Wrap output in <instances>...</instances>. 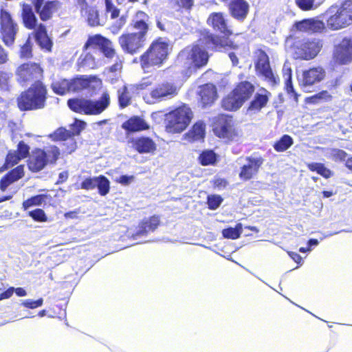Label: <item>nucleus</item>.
I'll list each match as a JSON object with an SVG mask.
<instances>
[{
  "mask_svg": "<svg viewBox=\"0 0 352 352\" xmlns=\"http://www.w3.org/2000/svg\"><path fill=\"white\" fill-rule=\"evenodd\" d=\"M16 82L23 87L30 86L21 91L16 99L21 111L43 109L46 107L48 91L43 82L44 69L40 63L28 60L20 63L14 71Z\"/></svg>",
  "mask_w": 352,
  "mask_h": 352,
  "instance_id": "nucleus-1",
  "label": "nucleus"
},
{
  "mask_svg": "<svg viewBox=\"0 0 352 352\" xmlns=\"http://www.w3.org/2000/svg\"><path fill=\"white\" fill-rule=\"evenodd\" d=\"M31 5L23 3L21 5V16L24 27L34 30L32 34L39 47L45 52H51L53 41L48 36L47 28L43 23H38L35 12L40 20L45 22L51 20L62 7L59 0H30Z\"/></svg>",
  "mask_w": 352,
  "mask_h": 352,
  "instance_id": "nucleus-2",
  "label": "nucleus"
},
{
  "mask_svg": "<svg viewBox=\"0 0 352 352\" xmlns=\"http://www.w3.org/2000/svg\"><path fill=\"white\" fill-rule=\"evenodd\" d=\"M170 51V44L164 38H155L140 56V67L144 73L162 67L167 62Z\"/></svg>",
  "mask_w": 352,
  "mask_h": 352,
  "instance_id": "nucleus-3",
  "label": "nucleus"
},
{
  "mask_svg": "<svg viewBox=\"0 0 352 352\" xmlns=\"http://www.w3.org/2000/svg\"><path fill=\"white\" fill-rule=\"evenodd\" d=\"M210 126L214 135L226 144L237 142L241 137V131L232 115L217 114L212 118Z\"/></svg>",
  "mask_w": 352,
  "mask_h": 352,
  "instance_id": "nucleus-4",
  "label": "nucleus"
},
{
  "mask_svg": "<svg viewBox=\"0 0 352 352\" xmlns=\"http://www.w3.org/2000/svg\"><path fill=\"white\" fill-rule=\"evenodd\" d=\"M85 122L82 120H76L72 125V130L60 126L50 133L47 137L53 142H62L61 155H68L74 153L77 148V142L75 137L80 134L85 127Z\"/></svg>",
  "mask_w": 352,
  "mask_h": 352,
  "instance_id": "nucleus-5",
  "label": "nucleus"
},
{
  "mask_svg": "<svg viewBox=\"0 0 352 352\" xmlns=\"http://www.w3.org/2000/svg\"><path fill=\"white\" fill-rule=\"evenodd\" d=\"M68 107L76 113L96 116L102 113L110 104L109 94L103 92L98 100L72 98L67 100Z\"/></svg>",
  "mask_w": 352,
  "mask_h": 352,
  "instance_id": "nucleus-6",
  "label": "nucleus"
},
{
  "mask_svg": "<svg viewBox=\"0 0 352 352\" xmlns=\"http://www.w3.org/2000/svg\"><path fill=\"white\" fill-rule=\"evenodd\" d=\"M193 118V112L186 104L179 107L165 114V129L172 134L180 133L185 131Z\"/></svg>",
  "mask_w": 352,
  "mask_h": 352,
  "instance_id": "nucleus-7",
  "label": "nucleus"
},
{
  "mask_svg": "<svg viewBox=\"0 0 352 352\" xmlns=\"http://www.w3.org/2000/svg\"><path fill=\"white\" fill-rule=\"evenodd\" d=\"M208 52L199 45H192L190 48H186L178 55L179 64L187 69L192 68L195 71L205 67L209 60Z\"/></svg>",
  "mask_w": 352,
  "mask_h": 352,
  "instance_id": "nucleus-8",
  "label": "nucleus"
},
{
  "mask_svg": "<svg viewBox=\"0 0 352 352\" xmlns=\"http://www.w3.org/2000/svg\"><path fill=\"white\" fill-rule=\"evenodd\" d=\"M352 23V0H346L337 11L327 20V27L332 30L344 28Z\"/></svg>",
  "mask_w": 352,
  "mask_h": 352,
  "instance_id": "nucleus-9",
  "label": "nucleus"
},
{
  "mask_svg": "<svg viewBox=\"0 0 352 352\" xmlns=\"http://www.w3.org/2000/svg\"><path fill=\"white\" fill-rule=\"evenodd\" d=\"M331 64L334 67L347 65L352 63V37L344 36L334 45Z\"/></svg>",
  "mask_w": 352,
  "mask_h": 352,
  "instance_id": "nucleus-10",
  "label": "nucleus"
},
{
  "mask_svg": "<svg viewBox=\"0 0 352 352\" xmlns=\"http://www.w3.org/2000/svg\"><path fill=\"white\" fill-rule=\"evenodd\" d=\"M18 32V25L13 21L10 13L4 9L0 10V34L3 43L12 47Z\"/></svg>",
  "mask_w": 352,
  "mask_h": 352,
  "instance_id": "nucleus-11",
  "label": "nucleus"
},
{
  "mask_svg": "<svg viewBox=\"0 0 352 352\" xmlns=\"http://www.w3.org/2000/svg\"><path fill=\"white\" fill-rule=\"evenodd\" d=\"M256 60L254 67L258 76H262L264 79L272 85L279 82V78L275 76L270 66V58L267 53L258 49L256 51Z\"/></svg>",
  "mask_w": 352,
  "mask_h": 352,
  "instance_id": "nucleus-12",
  "label": "nucleus"
},
{
  "mask_svg": "<svg viewBox=\"0 0 352 352\" xmlns=\"http://www.w3.org/2000/svg\"><path fill=\"white\" fill-rule=\"evenodd\" d=\"M96 48H99L104 57L109 59H112L116 55L112 41L99 34L89 36L82 47V50L85 52L89 49Z\"/></svg>",
  "mask_w": 352,
  "mask_h": 352,
  "instance_id": "nucleus-13",
  "label": "nucleus"
},
{
  "mask_svg": "<svg viewBox=\"0 0 352 352\" xmlns=\"http://www.w3.org/2000/svg\"><path fill=\"white\" fill-rule=\"evenodd\" d=\"M118 41L122 51L132 56L138 54L144 48L146 42V38L130 32L122 34Z\"/></svg>",
  "mask_w": 352,
  "mask_h": 352,
  "instance_id": "nucleus-14",
  "label": "nucleus"
},
{
  "mask_svg": "<svg viewBox=\"0 0 352 352\" xmlns=\"http://www.w3.org/2000/svg\"><path fill=\"white\" fill-rule=\"evenodd\" d=\"M245 162L246 163L240 167L239 172V177L242 182L254 179L263 165L265 160L261 155H252L245 157Z\"/></svg>",
  "mask_w": 352,
  "mask_h": 352,
  "instance_id": "nucleus-15",
  "label": "nucleus"
},
{
  "mask_svg": "<svg viewBox=\"0 0 352 352\" xmlns=\"http://www.w3.org/2000/svg\"><path fill=\"white\" fill-rule=\"evenodd\" d=\"M199 44L201 47L217 50L221 47H229L230 49H238L239 45L231 40H222V38L209 31H204L201 33L198 39Z\"/></svg>",
  "mask_w": 352,
  "mask_h": 352,
  "instance_id": "nucleus-16",
  "label": "nucleus"
},
{
  "mask_svg": "<svg viewBox=\"0 0 352 352\" xmlns=\"http://www.w3.org/2000/svg\"><path fill=\"white\" fill-rule=\"evenodd\" d=\"M129 27L133 34L146 39L150 30L148 14L142 10L136 11L131 20Z\"/></svg>",
  "mask_w": 352,
  "mask_h": 352,
  "instance_id": "nucleus-17",
  "label": "nucleus"
},
{
  "mask_svg": "<svg viewBox=\"0 0 352 352\" xmlns=\"http://www.w3.org/2000/svg\"><path fill=\"white\" fill-rule=\"evenodd\" d=\"M228 3L230 15L239 22H243L250 12V4L246 0H220Z\"/></svg>",
  "mask_w": 352,
  "mask_h": 352,
  "instance_id": "nucleus-18",
  "label": "nucleus"
},
{
  "mask_svg": "<svg viewBox=\"0 0 352 352\" xmlns=\"http://www.w3.org/2000/svg\"><path fill=\"white\" fill-rule=\"evenodd\" d=\"M207 23L215 32L222 34L227 38L233 34L232 30L228 25L224 14L221 12L210 13L207 19Z\"/></svg>",
  "mask_w": 352,
  "mask_h": 352,
  "instance_id": "nucleus-19",
  "label": "nucleus"
},
{
  "mask_svg": "<svg viewBox=\"0 0 352 352\" xmlns=\"http://www.w3.org/2000/svg\"><path fill=\"white\" fill-rule=\"evenodd\" d=\"M92 83L100 87L102 81L95 76H76L69 79L70 92L78 93L85 89H89Z\"/></svg>",
  "mask_w": 352,
  "mask_h": 352,
  "instance_id": "nucleus-20",
  "label": "nucleus"
},
{
  "mask_svg": "<svg viewBox=\"0 0 352 352\" xmlns=\"http://www.w3.org/2000/svg\"><path fill=\"white\" fill-rule=\"evenodd\" d=\"M98 188V193L101 196L107 195L110 190V182L104 175L94 177H87L80 184V188L86 190Z\"/></svg>",
  "mask_w": 352,
  "mask_h": 352,
  "instance_id": "nucleus-21",
  "label": "nucleus"
},
{
  "mask_svg": "<svg viewBox=\"0 0 352 352\" xmlns=\"http://www.w3.org/2000/svg\"><path fill=\"white\" fill-rule=\"evenodd\" d=\"M28 170L32 173H38L43 170L48 164L41 148H34L26 161Z\"/></svg>",
  "mask_w": 352,
  "mask_h": 352,
  "instance_id": "nucleus-22",
  "label": "nucleus"
},
{
  "mask_svg": "<svg viewBox=\"0 0 352 352\" xmlns=\"http://www.w3.org/2000/svg\"><path fill=\"white\" fill-rule=\"evenodd\" d=\"M199 102L202 107L212 106L218 98L217 87L212 83H206L199 87Z\"/></svg>",
  "mask_w": 352,
  "mask_h": 352,
  "instance_id": "nucleus-23",
  "label": "nucleus"
},
{
  "mask_svg": "<svg viewBox=\"0 0 352 352\" xmlns=\"http://www.w3.org/2000/svg\"><path fill=\"white\" fill-rule=\"evenodd\" d=\"M132 148L139 153H153L157 150V144L150 137L140 136L130 140Z\"/></svg>",
  "mask_w": 352,
  "mask_h": 352,
  "instance_id": "nucleus-24",
  "label": "nucleus"
},
{
  "mask_svg": "<svg viewBox=\"0 0 352 352\" xmlns=\"http://www.w3.org/2000/svg\"><path fill=\"white\" fill-rule=\"evenodd\" d=\"M320 51V45L314 41H305L296 47V53L303 60H310L317 56Z\"/></svg>",
  "mask_w": 352,
  "mask_h": 352,
  "instance_id": "nucleus-25",
  "label": "nucleus"
},
{
  "mask_svg": "<svg viewBox=\"0 0 352 352\" xmlns=\"http://www.w3.org/2000/svg\"><path fill=\"white\" fill-rule=\"evenodd\" d=\"M272 94L266 89H261V92H257L250 102L248 111L253 113H258L265 107L270 100Z\"/></svg>",
  "mask_w": 352,
  "mask_h": 352,
  "instance_id": "nucleus-26",
  "label": "nucleus"
},
{
  "mask_svg": "<svg viewBox=\"0 0 352 352\" xmlns=\"http://www.w3.org/2000/svg\"><path fill=\"white\" fill-rule=\"evenodd\" d=\"M325 77V71L321 67L309 68L302 72V85L309 87L319 82Z\"/></svg>",
  "mask_w": 352,
  "mask_h": 352,
  "instance_id": "nucleus-27",
  "label": "nucleus"
},
{
  "mask_svg": "<svg viewBox=\"0 0 352 352\" xmlns=\"http://www.w3.org/2000/svg\"><path fill=\"white\" fill-rule=\"evenodd\" d=\"M177 94L176 87L168 82L158 84L150 92L151 98L157 100L168 96L173 97L177 95Z\"/></svg>",
  "mask_w": 352,
  "mask_h": 352,
  "instance_id": "nucleus-28",
  "label": "nucleus"
},
{
  "mask_svg": "<svg viewBox=\"0 0 352 352\" xmlns=\"http://www.w3.org/2000/svg\"><path fill=\"white\" fill-rule=\"evenodd\" d=\"M122 128L129 133L148 130L150 125L142 117L133 116L122 124Z\"/></svg>",
  "mask_w": 352,
  "mask_h": 352,
  "instance_id": "nucleus-29",
  "label": "nucleus"
},
{
  "mask_svg": "<svg viewBox=\"0 0 352 352\" xmlns=\"http://www.w3.org/2000/svg\"><path fill=\"white\" fill-rule=\"evenodd\" d=\"M24 176V166L21 164L8 171L0 179V190L4 192L14 182Z\"/></svg>",
  "mask_w": 352,
  "mask_h": 352,
  "instance_id": "nucleus-30",
  "label": "nucleus"
},
{
  "mask_svg": "<svg viewBox=\"0 0 352 352\" xmlns=\"http://www.w3.org/2000/svg\"><path fill=\"white\" fill-rule=\"evenodd\" d=\"M232 90L244 104L252 98L255 91V87L252 82L243 80L238 82Z\"/></svg>",
  "mask_w": 352,
  "mask_h": 352,
  "instance_id": "nucleus-31",
  "label": "nucleus"
},
{
  "mask_svg": "<svg viewBox=\"0 0 352 352\" xmlns=\"http://www.w3.org/2000/svg\"><path fill=\"white\" fill-rule=\"evenodd\" d=\"M91 1H94L95 0ZM76 3L80 8V12L87 14V23L90 26L95 27L100 25L98 12L94 8L89 6L87 0H76Z\"/></svg>",
  "mask_w": 352,
  "mask_h": 352,
  "instance_id": "nucleus-32",
  "label": "nucleus"
},
{
  "mask_svg": "<svg viewBox=\"0 0 352 352\" xmlns=\"http://www.w3.org/2000/svg\"><path fill=\"white\" fill-rule=\"evenodd\" d=\"M296 28L303 32H318L324 28V23L313 19H303L295 23Z\"/></svg>",
  "mask_w": 352,
  "mask_h": 352,
  "instance_id": "nucleus-33",
  "label": "nucleus"
},
{
  "mask_svg": "<svg viewBox=\"0 0 352 352\" xmlns=\"http://www.w3.org/2000/svg\"><path fill=\"white\" fill-rule=\"evenodd\" d=\"M243 105V104L232 90L226 95L221 101V107L230 112L238 111Z\"/></svg>",
  "mask_w": 352,
  "mask_h": 352,
  "instance_id": "nucleus-34",
  "label": "nucleus"
},
{
  "mask_svg": "<svg viewBox=\"0 0 352 352\" xmlns=\"http://www.w3.org/2000/svg\"><path fill=\"white\" fill-rule=\"evenodd\" d=\"M160 224V219L158 215H153L148 219L142 221L139 225V233L146 234L155 231Z\"/></svg>",
  "mask_w": 352,
  "mask_h": 352,
  "instance_id": "nucleus-35",
  "label": "nucleus"
},
{
  "mask_svg": "<svg viewBox=\"0 0 352 352\" xmlns=\"http://www.w3.org/2000/svg\"><path fill=\"white\" fill-rule=\"evenodd\" d=\"M205 131L206 125L203 122H197L192 125L184 136L190 142L199 140L204 139Z\"/></svg>",
  "mask_w": 352,
  "mask_h": 352,
  "instance_id": "nucleus-36",
  "label": "nucleus"
},
{
  "mask_svg": "<svg viewBox=\"0 0 352 352\" xmlns=\"http://www.w3.org/2000/svg\"><path fill=\"white\" fill-rule=\"evenodd\" d=\"M48 165H55L60 158L61 151L55 144H50L43 148Z\"/></svg>",
  "mask_w": 352,
  "mask_h": 352,
  "instance_id": "nucleus-37",
  "label": "nucleus"
},
{
  "mask_svg": "<svg viewBox=\"0 0 352 352\" xmlns=\"http://www.w3.org/2000/svg\"><path fill=\"white\" fill-rule=\"evenodd\" d=\"M53 92L59 96H64L70 92L69 79L60 78L52 82Z\"/></svg>",
  "mask_w": 352,
  "mask_h": 352,
  "instance_id": "nucleus-38",
  "label": "nucleus"
},
{
  "mask_svg": "<svg viewBox=\"0 0 352 352\" xmlns=\"http://www.w3.org/2000/svg\"><path fill=\"white\" fill-rule=\"evenodd\" d=\"M217 155L212 150H206L203 151L199 157V162L202 166H210L214 165L217 161Z\"/></svg>",
  "mask_w": 352,
  "mask_h": 352,
  "instance_id": "nucleus-39",
  "label": "nucleus"
},
{
  "mask_svg": "<svg viewBox=\"0 0 352 352\" xmlns=\"http://www.w3.org/2000/svg\"><path fill=\"white\" fill-rule=\"evenodd\" d=\"M307 168L311 172H316L325 179L333 176V172L322 163L312 162L307 164Z\"/></svg>",
  "mask_w": 352,
  "mask_h": 352,
  "instance_id": "nucleus-40",
  "label": "nucleus"
},
{
  "mask_svg": "<svg viewBox=\"0 0 352 352\" xmlns=\"http://www.w3.org/2000/svg\"><path fill=\"white\" fill-rule=\"evenodd\" d=\"M118 99L119 107L122 109L128 107L131 102V97L129 94L128 87L126 85H124L120 87L118 91Z\"/></svg>",
  "mask_w": 352,
  "mask_h": 352,
  "instance_id": "nucleus-41",
  "label": "nucleus"
},
{
  "mask_svg": "<svg viewBox=\"0 0 352 352\" xmlns=\"http://www.w3.org/2000/svg\"><path fill=\"white\" fill-rule=\"evenodd\" d=\"M292 138L289 135H283L278 140L274 142L273 147L277 152H284L293 144Z\"/></svg>",
  "mask_w": 352,
  "mask_h": 352,
  "instance_id": "nucleus-42",
  "label": "nucleus"
},
{
  "mask_svg": "<svg viewBox=\"0 0 352 352\" xmlns=\"http://www.w3.org/2000/svg\"><path fill=\"white\" fill-rule=\"evenodd\" d=\"M243 226L241 223L236 224L234 228L229 227L222 230V236L225 239H237L241 236L242 233Z\"/></svg>",
  "mask_w": 352,
  "mask_h": 352,
  "instance_id": "nucleus-43",
  "label": "nucleus"
},
{
  "mask_svg": "<svg viewBox=\"0 0 352 352\" xmlns=\"http://www.w3.org/2000/svg\"><path fill=\"white\" fill-rule=\"evenodd\" d=\"M32 43L28 37L25 43L20 47L19 56L21 59H30L33 57Z\"/></svg>",
  "mask_w": 352,
  "mask_h": 352,
  "instance_id": "nucleus-44",
  "label": "nucleus"
},
{
  "mask_svg": "<svg viewBox=\"0 0 352 352\" xmlns=\"http://www.w3.org/2000/svg\"><path fill=\"white\" fill-rule=\"evenodd\" d=\"M46 199L47 195L44 194L32 196L23 202V208L26 210L32 206H41Z\"/></svg>",
  "mask_w": 352,
  "mask_h": 352,
  "instance_id": "nucleus-45",
  "label": "nucleus"
},
{
  "mask_svg": "<svg viewBox=\"0 0 352 352\" xmlns=\"http://www.w3.org/2000/svg\"><path fill=\"white\" fill-rule=\"evenodd\" d=\"M21 160L17 152L14 150H10L6 156L3 167L6 169L11 168L17 164Z\"/></svg>",
  "mask_w": 352,
  "mask_h": 352,
  "instance_id": "nucleus-46",
  "label": "nucleus"
},
{
  "mask_svg": "<svg viewBox=\"0 0 352 352\" xmlns=\"http://www.w3.org/2000/svg\"><path fill=\"white\" fill-rule=\"evenodd\" d=\"M12 78V73L5 68L0 69V88L8 89Z\"/></svg>",
  "mask_w": 352,
  "mask_h": 352,
  "instance_id": "nucleus-47",
  "label": "nucleus"
},
{
  "mask_svg": "<svg viewBox=\"0 0 352 352\" xmlns=\"http://www.w3.org/2000/svg\"><path fill=\"white\" fill-rule=\"evenodd\" d=\"M28 215L36 222H46L47 217L43 209L36 208L28 212Z\"/></svg>",
  "mask_w": 352,
  "mask_h": 352,
  "instance_id": "nucleus-48",
  "label": "nucleus"
},
{
  "mask_svg": "<svg viewBox=\"0 0 352 352\" xmlns=\"http://www.w3.org/2000/svg\"><path fill=\"white\" fill-rule=\"evenodd\" d=\"M223 199L220 195H212L207 197V204L210 210H216L221 204Z\"/></svg>",
  "mask_w": 352,
  "mask_h": 352,
  "instance_id": "nucleus-49",
  "label": "nucleus"
},
{
  "mask_svg": "<svg viewBox=\"0 0 352 352\" xmlns=\"http://www.w3.org/2000/svg\"><path fill=\"white\" fill-rule=\"evenodd\" d=\"M105 2V12L110 13L111 19H114L119 16L120 10L115 6L112 0H104Z\"/></svg>",
  "mask_w": 352,
  "mask_h": 352,
  "instance_id": "nucleus-50",
  "label": "nucleus"
},
{
  "mask_svg": "<svg viewBox=\"0 0 352 352\" xmlns=\"http://www.w3.org/2000/svg\"><path fill=\"white\" fill-rule=\"evenodd\" d=\"M331 158L336 162H346L348 158V154L346 151L339 149V148H333L331 150Z\"/></svg>",
  "mask_w": 352,
  "mask_h": 352,
  "instance_id": "nucleus-51",
  "label": "nucleus"
},
{
  "mask_svg": "<svg viewBox=\"0 0 352 352\" xmlns=\"http://www.w3.org/2000/svg\"><path fill=\"white\" fill-rule=\"evenodd\" d=\"M30 147L24 141H20L16 146L17 154L21 157V159L28 158L30 153Z\"/></svg>",
  "mask_w": 352,
  "mask_h": 352,
  "instance_id": "nucleus-52",
  "label": "nucleus"
},
{
  "mask_svg": "<svg viewBox=\"0 0 352 352\" xmlns=\"http://www.w3.org/2000/svg\"><path fill=\"white\" fill-rule=\"evenodd\" d=\"M81 65L83 67H87L91 69H95L98 67L96 58L90 53L85 54L83 58L81 60Z\"/></svg>",
  "mask_w": 352,
  "mask_h": 352,
  "instance_id": "nucleus-53",
  "label": "nucleus"
},
{
  "mask_svg": "<svg viewBox=\"0 0 352 352\" xmlns=\"http://www.w3.org/2000/svg\"><path fill=\"white\" fill-rule=\"evenodd\" d=\"M314 1L315 0H295L297 6L303 11L313 9Z\"/></svg>",
  "mask_w": 352,
  "mask_h": 352,
  "instance_id": "nucleus-54",
  "label": "nucleus"
},
{
  "mask_svg": "<svg viewBox=\"0 0 352 352\" xmlns=\"http://www.w3.org/2000/svg\"><path fill=\"white\" fill-rule=\"evenodd\" d=\"M43 303V298H39L36 300L32 299H26L22 302V305L28 309H36L41 307Z\"/></svg>",
  "mask_w": 352,
  "mask_h": 352,
  "instance_id": "nucleus-55",
  "label": "nucleus"
},
{
  "mask_svg": "<svg viewBox=\"0 0 352 352\" xmlns=\"http://www.w3.org/2000/svg\"><path fill=\"white\" fill-rule=\"evenodd\" d=\"M123 67V59L118 56L116 61L109 67L110 72H121Z\"/></svg>",
  "mask_w": 352,
  "mask_h": 352,
  "instance_id": "nucleus-56",
  "label": "nucleus"
},
{
  "mask_svg": "<svg viewBox=\"0 0 352 352\" xmlns=\"http://www.w3.org/2000/svg\"><path fill=\"white\" fill-rule=\"evenodd\" d=\"M212 183L213 187L217 188L218 189L224 188L228 184V182L226 179L220 178V177L214 179L212 180Z\"/></svg>",
  "mask_w": 352,
  "mask_h": 352,
  "instance_id": "nucleus-57",
  "label": "nucleus"
},
{
  "mask_svg": "<svg viewBox=\"0 0 352 352\" xmlns=\"http://www.w3.org/2000/svg\"><path fill=\"white\" fill-rule=\"evenodd\" d=\"M9 60V52L0 43V65L8 63Z\"/></svg>",
  "mask_w": 352,
  "mask_h": 352,
  "instance_id": "nucleus-58",
  "label": "nucleus"
},
{
  "mask_svg": "<svg viewBox=\"0 0 352 352\" xmlns=\"http://www.w3.org/2000/svg\"><path fill=\"white\" fill-rule=\"evenodd\" d=\"M318 102L320 101H331L332 96L327 90H323L316 94Z\"/></svg>",
  "mask_w": 352,
  "mask_h": 352,
  "instance_id": "nucleus-59",
  "label": "nucleus"
},
{
  "mask_svg": "<svg viewBox=\"0 0 352 352\" xmlns=\"http://www.w3.org/2000/svg\"><path fill=\"white\" fill-rule=\"evenodd\" d=\"M134 177L133 175H121L116 179V182L123 186H127L130 184L133 180Z\"/></svg>",
  "mask_w": 352,
  "mask_h": 352,
  "instance_id": "nucleus-60",
  "label": "nucleus"
},
{
  "mask_svg": "<svg viewBox=\"0 0 352 352\" xmlns=\"http://www.w3.org/2000/svg\"><path fill=\"white\" fill-rule=\"evenodd\" d=\"M124 23L125 20L122 17L120 18L118 23H115L111 26V32L114 34L118 33L123 28Z\"/></svg>",
  "mask_w": 352,
  "mask_h": 352,
  "instance_id": "nucleus-61",
  "label": "nucleus"
},
{
  "mask_svg": "<svg viewBox=\"0 0 352 352\" xmlns=\"http://www.w3.org/2000/svg\"><path fill=\"white\" fill-rule=\"evenodd\" d=\"M179 6L180 8L190 11L194 6V0H179Z\"/></svg>",
  "mask_w": 352,
  "mask_h": 352,
  "instance_id": "nucleus-62",
  "label": "nucleus"
},
{
  "mask_svg": "<svg viewBox=\"0 0 352 352\" xmlns=\"http://www.w3.org/2000/svg\"><path fill=\"white\" fill-rule=\"evenodd\" d=\"M286 89L288 94H293L296 98V100H297L298 94L295 92L294 87L292 85L291 75H289V78L286 82Z\"/></svg>",
  "mask_w": 352,
  "mask_h": 352,
  "instance_id": "nucleus-63",
  "label": "nucleus"
},
{
  "mask_svg": "<svg viewBox=\"0 0 352 352\" xmlns=\"http://www.w3.org/2000/svg\"><path fill=\"white\" fill-rule=\"evenodd\" d=\"M14 293V287H10L7 289L6 291L0 294V300L10 298Z\"/></svg>",
  "mask_w": 352,
  "mask_h": 352,
  "instance_id": "nucleus-64",
  "label": "nucleus"
}]
</instances>
